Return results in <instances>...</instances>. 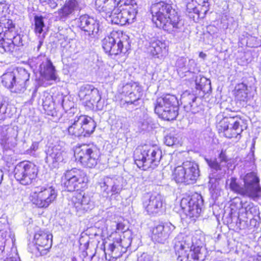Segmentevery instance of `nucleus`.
I'll return each instance as SVG.
<instances>
[{
    "label": "nucleus",
    "instance_id": "f257e3e1",
    "mask_svg": "<svg viewBox=\"0 0 261 261\" xmlns=\"http://www.w3.org/2000/svg\"><path fill=\"white\" fill-rule=\"evenodd\" d=\"M151 12L157 27L173 35L184 31V21L171 5L160 2L152 5Z\"/></svg>",
    "mask_w": 261,
    "mask_h": 261
},
{
    "label": "nucleus",
    "instance_id": "f03ea898",
    "mask_svg": "<svg viewBox=\"0 0 261 261\" xmlns=\"http://www.w3.org/2000/svg\"><path fill=\"white\" fill-rule=\"evenodd\" d=\"M109 237L110 242L104 246L106 259L109 261L120 257L132 243L131 232L123 222H118Z\"/></svg>",
    "mask_w": 261,
    "mask_h": 261
},
{
    "label": "nucleus",
    "instance_id": "7ed1b4c3",
    "mask_svg": "<svg viewBox=\"0 0 261 261\" xmlns=\"http://www.w3.org/2000/svg\"><path fill=\"white\" fill-rule=\"evenodd\" d=\"M201 243L194 242L191 235L178 234L174 240V250L178 261H203L207 254Z\"/></svg>",
    "mask_w": 261,
    "mask_h": 261
},
{
    "label": "nucleus",
    "instance_id": "20e7f679",
    "mask_svg": "<svg viewBox=\"0 0 261 261\" xmlns=\"http://www.w3.org/2000/svg\"><path fill=\"white\" fill-rule=\"evenodd\" d=\"M60 123L73 138L87 137L95 130L96 123L91 117L84 115H70L66 119L61 118Z\"/></svg>",
    "mask_w": 261,
    "mask_h": 261
},
{
    "label": "nucleus",
    "instance_id": "39448f33",
    "mask_svg": "<svg viewBox=\"0 0 261 261\" xmlns=\"http://www.w3.org/2000/svg\"><path fill=\"white\" fill-rule=\"evenodd\" d=\"M244 185L241 186L235 177H231L227 181V185L232 192L256 200L261 197V187L259 178L256 173L251 172L242 178Z\"/></svg>",
    "mask_w": 261,
    "mask_h": 261
},
{
    "label": "nucleus",
    "instance_id": "423d86ee",
    "mask_svg": "<svg viewBox=\"0 0 261 261\" xmlns=\"http://www.w3.org/2000/svg\"><path fill=\"white\" fill-rule=\"evenodd\" d=\"M1 78L5 87L12 93H21L30 84V73L27 69L19 67L9 69Z\"/></svg>",
    "mask_w": 261,
    "mask_h": 261
},
{
    "label": "nucleus",
    "instance_id": "0eeeda50",
    "mask_svg": "<svg viewBox=\"0 0 261 261\" xmlns=\"http://www.w3.org/2000/svg\"><path fill=\"white\" fill-rule=\"evenodd\" d=\"M134 158L139 168H142L144 170L153 169L160 163L162 158V151L157 146L145 145L135 150Z\"/></svg>",
    "mask_w": 261,
    "mask_h": 261
},
{
    "label": "nucleus",
    "instance_id": "6e6552de",
    "mask_svg": "<svg viewBox=\"0 0 261 261\" xmlns=\"http://www.w3.org/2000/svg\"><path fill=\"white\" fill-rule=\"evenodd\" d=\"M242 119L235 113L224 115L219 114L216 116V127L219 133L228 138H237L243 130Z\"/></svg>",
    "mask_w": 261,
    "mask_h": 261
},
{
    "label": "nucleus",
    "instance_id": "1a4fd4ad",
    "mask_svg": "<svg viewBox=\"0 0 261 261\" xmlns=\"http://www.w3.org/2000/svg\"><path fill=\"white\" fill-rule=\"evenodd\" d=\"M123 7L120 9L115 8L111 15L108 16L107 20L112 23L123 25L126 23H132L136 19L138 13V6L135 0H125L120 4Z\"/></svg>",
    "mask_w": 261,
    "mask_h": 261
},
{
    "label": "nucleus",
    "instance_id": "9d476101",
    "mask_svg": "<svg viewBox=\"0 0 261 261\" xmlns=\"http://www.w3.org/2000/svg\"><path fill=\"white\" fill-rule=\"evenodd\" d=\"M129 37L121 31H114L102 41V47L110 56L125 53L130 48Z\"/></svg>",
    "mask_w": 261,
    "mask_h": 261
},
{
    "label": "nucleus",
    "instance_id": "9b49d317",
    "mask_svg": "<svg viewBox=\"0 0 261 261\" xmlns=\"http://www.w3.org/2000/svg\"><path fill=\"white\" fill-rule=\"evenodd\" d=\"M154 105L155 113L164 120H173L178 114V101L174 95L166 94L158 97Z\"/></svg>",
    "mask_w": 261,
    "mask_h": 261
},
{
    "label": "nucleus",
    "instance_id": "f8f14e48",
    "mask_svg": "<svg viewBox=\"0 0 261 261\" xmlns=\"http://www.w3.org/2000/svg\"><path fill=\"white\" fill-rule=\"evenodd\" d=\"M74 152L76 160L84 167L94 168L99 161V149L93 143L78 145Z\"/></svg>",
    "mask_w": 261,
    "mask_h": 261
},
{
    "label": "nucleus",
    "instance_id": "ddd939ff",
    "mask_svg": "<svg viewBox=\"0 0 261 261\" xmlns=\"http://www.w3.org/2000/svg\"><path fill=\"white\" fill-rule=\"evenodd\" d=\"M62 185L69 192L82 190L87 186L88 177L82 170L72 168L67 170L62 177Z\"/></svg>",
    "mask_w": 261,
    "mask_h": 261
},
{
    "label": "nucleus",
    "instance_id": "4468645a",
    "mask_svg": "<svg viewBox=\"0 0 261 261\" xmlns=\"http://www.w3.org/2000/svg\"><path fill=\"white\" fill-rule=\"evenodd\" d=\"M57 196V192L55 188L46 185L35 188L29 198L36 207L46 208L56 199Z\"/></svg>",
    "mask_w": 261,
    "mask_h": 261
},
{
    "label": "nucleus",
    "instance_id": "2eb2a0df",
    "mask_svg": "<svg viewBox=\"0 0 261 261\" xmlns=\"http://www.w3.org/2000/svg\"><path fill=\"white\" fill-rule=\"evenodd\" d=\"M123 178L118 175L107 176L98 182L99 190L103 197L119 194L124 186Z\"/></svg>",
    "mask_w": 261,
    "mask_h": 261
},
{
    "label": "nucleus",
    "instance_id": "dca6fc26",
    "mask_svg": "<svg viewBox=\"0 0 261 261\" xmlns=\"http://www.w3.org/2000/svg\"><path fill=\"white\" fill-rule=\"evenodd\" d=\"M38 168L30 162H22L18 164L14 169V177L20 184L30 185L36 180Z\"/></svg>",
    "mask_w": 261,
    "mask_h": 261
},
{
    "label": "nucleus",
    "instance_id": "f3484780",
    "mask_svg": "<svg viewBox=\"0 0 261 261\" xmlns=\"http://www.w3.org/2000/svg\"><path fill=\"white\" fill-rule=\"evenodd\" d=\"M203 200L201 195L195 193L181 199L180 206L185 215L195 220L201 212Z\"/></svg>",
    "mask_w": 261,
    "mask_h": 261
},
{
    "label": "nucleus",
    "instance_id": "a211bd4d",
    "mask_svg": "<svg viewBox=\"0 0 261 261\" xmlns=\"http://www.w3.org/2000/svg\"><path fill=\"white\" fill-rule=\"evenodd\" d=\"M118 93L125 98L127 103L138 106L143 94L142 87L137 82H130L123 85H120Z\"/></svg>",
    "mask_w": 261,
    "mask_h": 261
},
{
    "label": "nucleus",
    "instance_id": "6ab92c4d",
    "mask_svg": "<svg viewBox=\"0 0 261 261\" xmlns=\"http://www.w3.org/2000/svg\"><path fill=\"white\" fill-rule=\"evenodd\" d=\"M230 214L233 215L236 211L238 212V220H239V224L237 223L238 227H241V221H245V219L252 216L256 213V207L251 202H245L242 203L239 199L235 198L231 202L230 206Z\"/></svg>",
    "mask_w": 261,
    "mask_h": 261
},
{
    "label": "nucleus",
    "instance_id": "aec40b11",
    "mask_svg": "<svg viewBox=\"0 0 261 261\" xmlns=\"http://www.w3.org/2000/svg\"><path fill=\"white\" fill-rule=\"evenodd\" d=\"M79 97L82 104L88 109L94 108V105L100 99V96L97 89L93 85H84L80 87Z\"/></svg>",
    "mask_w": 261,
    "mask_h": 261
},
{
    "label": "nucleus",
    "instance_id": "412c9836",
    "mask_svg": "<svg viewBox=\"0 0 261 261\" xmlns=\"http://www.w3.org/2000/svg\"><path fill=\"white\" fill-rule=\"evenodd\" d=\"M164 198L158 193L147 194L143 199V206L149 215H156L163 212Z\"/></svg>",
    "mask_w": 261,
    "mask_h": 261
},
{
    "label": "nucleus",
    "instance_id": "4be33fe9",
    "mask_svg": "<svg viewBox=\"0 0 261 261\" xmlns=\"http://www.w3.org/2000/svg\"><path fill=\"white\" fill-rule=\"evenodd\" d=\"M77 22L80 28L89 39L95 38L99 36V23L94 17L88 15H82L78 19Z\"/></svg>",
    "mask_w": 261,
    "mask_h": 261
},
{
    "label": "nucleus",
    "instance_id": "5701e85b",
    "mask_svg": "<svg viewBox=\"0 0 261 261\" xmlns=\"http://www.w3.org/2000/svg\"><path fill=\"white\" fill-rule=\"evenodd\" d=\"M23 37L21 35H12L9 33L2 34L0 37V48L4 52L15 51L18 47L24 45Z\"/></svg>",
    "mask_w": 261,
    "mask_h": 261
},
{
    "label": "nucleus",
    "instance_id": "b1692460",
    "mask_svg": "<svg viewBox=\"0 0 261 261\" xmlns=\"http://www.w3.org/2000/svg\"><path fill=\"white\" fill-rule=\"evenodd\" d=\"M62 142L50 145L45 151V162L56 167L59 163L62 162L65 157L66 152Z\"/></svg>",
    "mask_w": 261,
    "mask_h": 261
},
{
    "label": "nucleus",
    "instance_id": "393cba45",
    "mask_svg": "<svg viewBox=\"0 0 261 261\" xmlns=\"http://www.w3.org/2000/svg\"><path fill=\"white\" fill-rule=\"evenodd\" d=\"M69 205L74 208L76 214L81 216L93 208V203L88 195L76 193L69 200Z\"/></svg>",
    "mask_w": 261,
    "mask_h": 261
},
{
    "label": "nucleus",
    "instance_id": "a878e982",
    "mask_svg": "<svg viewBox=\"0 0 261 261\" xmlns=\"http://www.w3.org/2000/svg\"><path fill=\"white\" fill-rule=\"evenodd\" d=\"M175 227L170 222L161 223L154 226L152 230L153 241L164 244L169 239Z\"/></svg>",
    "mask_w": 261,
    "mask_h": 261
},
{
    "label": "nucleus",
    "instance_id": "bb28decb",
    "mask_svg": "<svg viewBox=\"0 0 261 261\" xmlns=\"http://www.w3.org/2000/svg\"><path fill=\"white\" fill-rule=\"evenodd\" d=\"M53 235L48 231L39 229L35 232L34 240L41 255L46 254L52 246Z\"/></svg>",
    "mask_w": 261,
    "mask_h": 261
},
{
    "label": "nucleus",
    "instance_id": "cd10ccee",
    "mask_svg": "<svg viewBox=\"0 0 261 261\" xmlns=\"http://www.w3.org/2000/svg\"><path fill=\"white\" fill-rule=\"evenodd\" d=\"M38 70L42 81H47L50 84L59 81L55 67L48 58H44L40 64Z\"/></svg>",
    "mask_w": 261,
    "mask_h": 261
},
{
    "label": "nucleus",
    "instance_id": "c85d7f7f",
    "mask_svg": "<svg viewBox=\"0 0 261 261\" xmlns=\"http://www.w3.org/2000/svg\"><path fill=\"white\" fill-rule=\"evenodd\" d=\"M18 133L14 129L7 126L0 127V144L5 149L14 147L17 142Z\"/></svg>",
    "mask_w": 261,
    "mask_h": 261
},
{
    "label": "nucleus",
    "instance_id": "c756f323",
    "mask_svg": "<svg viewBox=\"0 0 261 261\" xmlns=\"http://www.w3.org/2000/svg\"><path fill=\"white\" fill-rule=\"evenodd\" d=\"M83 0H66L63 6L59 9L55 13L60 20L66 19L70 15L74 13L75 11L82 9L83 5Z\"/></svg>",
    "mask_w": 261,
    "mask_h": 261
},
{
    "label": "nucleus",
    "instance_id": "7c9ffc66",
    "mask_svg": "<svg viewBox=\"0 0 261 261\" xmlns=\"http://www.w3.org/2000/svg\"><path fill=\"white\" fill-rule=\"evenodd\" d=\"M148 51L155 58H162L168 52L167 42L157 38H151L149 40Z\"/></svg>",
    "mask_w": 261,
    "mask_h": 261
},
{
    "label": "nucleus",
    "instance_id": "2f4dec72",
    "mask_svg": "<svg viewBox=\"0 0 261 261\" xmlns=\"http://www.w3.org/2000/svg\"><path fill=\"white\" fill-rule=\"evenodd\" d=\"M125 0H96L95 9L100 13H102V16L108 18V16L111 15L113 10L116 6L120 5Z\"/></svg>",
    "mask_w": 261,
    "mask_h": 261
},
{
    "label": "nucleus",
    "instance_id": "473e14b6",
    "mask_svg": "<svg viewBox=\"0 0 261 261\" xmlns=\"http://www.w3.org/2000/svg\"><path fill=\"white\" fill-rule=\"evenodd\" d=\"M208 166L216 172L219 171L221 174L226 172V165L227 158L225 153L222 150L217 159H205Z\"/></svg>",
    "mask_w": 261,
    "mask_h": 261
},
{
    "label": "nucleus",
    "instance_id": "72a5a7b5",
    "mask_svg": "<svg viewBox=\"0 0 261 261\" xmlns=\"http://www.w3.org/2000/svg\"><path fill=\"white\" fill-rule=\"evenodd\" d=\"M195 66V62L193 59L188 60L184 57L179 58L176 62L177 71L181 76H186L189 72H194Z\"/></svg>",
    "mask_w": 261,
    "mask_h": 261
},
{
    "label": "nucleus",
    "instance_id": "f704fd0d",
    "mask_svg": "<svg viewBox=\"0 0 261 261\" xmlns=\"http://www.w3.org/2000/svg\"><path fill=\"white\" fill-rule=\"evenodd\" d=\"M195 89L198 96L203 97L211 90V84L210 80L200 75L196 77L195 80Z\"/></svg>",
    "mask_w": 261,
    "mask_h": 261
},
{
    "label": "nucleus",
    "instance_id": "c9c22d12",
    "mask_svg": "<svg viewBox=\"0 0 261 261\" xmlns=\"http://www.w3.org/2000/svg\"><path fill=\"white\" fill-rule=\"evenodd\" d=\"M185 165L187 177V185L194 184L199 176V170L198 165L193 162L186 161L185 162Z\"/></svg>",
    "mask_w": 261,
    "mask_h": 261
},
{
    "label": "nucleus",
    "instance_id": "e433bc0d",
    "mask_svg": "<svg viewBox=\"0 0 261 261\" xmlns=\"http://www.w3.org/2000/svg\"><path fill=\"white\" fill-rule=\"evenodd\" d=\"M195 93H190L188 91H185L181 95V102L184 104V107L186 108L188 110L191 111L193 113H196L198 111L197 109L195 101L197 97H198L196 92L194 91Z\"/></svg>",
    "mask_w": 261,
    "mask_h": 261
},
{
    "label": "nucleus",
    "instance_id": "4c0bfd02",
    "mask_svg": "<svg viewBox=\"0 0 261 261\" xmlns=\"http://www.w3.org/2000/svg\"><path fill=\"white\" fill-rule=\"evenodd\" d=\"M239 42L242 45L249 47H258L261 46V38L253 36L247 32H243L239 39Z\"/></svg>",
    "mask_w": 261,
    "mask_h": 261
},
{
    "label": "nucleus",
    "instance_id": "58836bf2",
    "mask_svg": "<svg viewBox=\"0 0 261 261\" xmlns=\"http://www.w3.org/2000/svg\"><path fill=\"white\" fill-rule=\"evenodd\" d=\"M235 95L238 100L247 101L250 97V87L244 83L238 84L235 88Z\"/></svg>",
    "mask_w": 261,
    "mask_h": 261
},
{
    "label": "nucleus",
    "instance_id": "ea45409f",
    "mask_svg": "<svg viewBox=\"0 0 261 261\" xmlns=\"http://www.w3.org/2000/svg\"><path fill=\"white\" fill-rule=\"evenodd\" d=\"M185 162L180 166H178L174 168L172 173V178L177 183H184L187 185V173L186 171Z\"/></svg>",
    "mask_w": 261,
    "mask_h": 261
},
{
    "label": "nucleus",
    "instance_id": "a19ab883",
    "mask_svg": "<svg viewBox=\"0 0 261 261\" xmlns=\"http://www.w3.org/2000/svg\"><path fill=\"white\" fill-rule=\"evenodd\" d=\"M61 100V105L63 109L65 111V114L61 118L66 119L70 116V115H75V108H74V103L69 100V97L67 96H63L61 95L59 98Z\"/></svg>",
    "mask_w": 261,
    "mask_h": 261
},
{
    "label": "nucleus",
    "instance_id": "79ce46f5",
    "mask_svg": "<svg viewBox=\"0 0 261 261\" xmlns=\"http://www.w3.org/2000/svg\"><path fill=\"white\" fill-rule=\"evenodd\" d=\"M6 33L12 35H19L15 31V25L13 23L12 20L5 17L0 19V37Z\"/></svg>",
    "mask_w": 261,
    "mask_h": 261
},
{
    "label": "nucleus",
    "instance_id": "37998d69",
    "mask_svg": "<svg viewBox=\"0 0 261 261\" xmlns=\"http://www.w3.org/2000/svg\"><path fill=\"white\" fill-rule=\"evenodd\" d=\"M8 233V225L6 223V221L0 219V257L4 250V244Z\"/></svg>",
    "mask_w": 261,
    "mask_h": 261
},
{
    "label": "nucleus",
    "instance_id": "c03bdc74",
    "mask_svg": "<svg viewBox=\"0 0 261 261\" xmlns=\"http://www.w3.org/2000/svg\"><path fill=\"white\" fill-rule=\"evenodd\" d=\"M42 101V106L45 111H51L54 108L53 98L49 93L47 92L44 93Z\"/></svg>",
    "mask_w": 261,
    "mask_h": 261
},
{
    "label": "nucleus",
    "instance_id": "a18cd8bd",
    "mask_svg": "<svg viewBox=\"0 0 261 261\" xmlns=\"http://www.w3.org/2000/svg\"><path fill=\"white\" fill-rule=\"evenodd\" d=\"M35 21V32L36 35H40L43 31L45 24L43 20V17L42 16H35L34 17Z\"/></svg>",
    "mask_w": 261,
    "mask_h": 261
},
{
    "label": "nucleus",
    "instance_id": "49530a36",
    "mask_svg": "<svg viewBox=\"0 0 261 261\" xmlns=\"http://www.w3.org/2000/svg\"><path fill=\"white\" fill-rule=\"evenodd\" d=\"M164 142L169 146L180 144L179 137L177 134H170L167 135L165 137Z\"/></svg>",
    "mask_w": 261,
    "mask_h": 261
},
{
    "label": "nucleus",
    "instance_id": "de8ad7c7",
    "mask_svg": "<svg viewBox=\"0 0 261 261\" xmlns=\"http://www.w3.org/2000/svg\"><path fill=\"white\" fill-rule=\"evenodd\" d=\"M208 0H192V3L197 4L198 7H200L199 11L202 13H206L208 10L209 3Z\"/></svg>",
    "mask_w": 261,
    "mask_h": 261
},
{
    "label": "nucleus",
    "instance_id": "09e8293b",
    "mask_svg": "<svg viewBox=\"0 0 261 261\" xmlns=\"http://www.w3.org/2000/svg\"><path fill=\"white\" fill-rule=\"evenodd\" d=\"M251 61V54L247 51L242 54V56L240 59H238V63L239 64L244 66L248 64Z\"/></svg>",
    "mask_w": 261,
    "mask_h": 261
},
{
    "label": "nucleus",
    "instance_id": "8fccbe9b",
    "mask_svg": "<svg viewBox=\"0 0 261 261\" xmlns=\"http://www.w3.org/2000/svg\"><path fill=\"white\" fill-rule=\"evenodd\" d=\"M9 13V7L6 1L0 2V18L2 19L7 17V15Z\"/></svg>",
    "mask_w": 261,
    "mask_h": 261
},
{
    "label": "nucleus",
    "instance_id": "3c124183",
    "mask_svg": "<svg viewBox=\"0 0 261 261\" xmlns=\"http://www.w3.org/2000/svg\"><path fill=\"white\" fill-rule=\"evenodd\" d=\"M4 261H20L16 248H12L11 253L8 254Z\"/></svg>",
    "mask_w": 261,
    "mask_h": 261
},
{
    "label": "nucleus",
    "instance_id": "603ef678",
    "mask_svg": "<svg viewBox=\"0 0 261 261\" xmlns=\"http://www.w3.org/2000/svg\"><path fill=\"white\" fill-rule=\"evenodd\" d=\"M194 3H188L187 5V10L189 13L193 12L194 13H198L199 12V8L197 6H193Z\"/></svg>",
    "mask_w": 261,
    "mask_h": 261
},
{
    "label": "nucleus",
    "instance_id": "864d4df0",
    "mask_svg": "<svg viewBox=\"0 0 261 261\" xmlns=\"http://www.w3.org/2000/svg\"><path fill=\"white\" fill-rule=\"evenodd\" d=\"M149 120L148 119L144 120L143 121H140L139 123V126L142 130L148 129Z\"/></svg>",
    "mask_w": 261,
    "mask_h": 261
},
{
    "label": "nucleus",
    "instance_id": "5fc2aeb1",
    "mask_svg": "<svg viewBox=\"0 0 261 261\" xmlns=\"http://www.w3.org/2000/svg\"><path fill=\"white\" fill-rule=\"evenodd\" d=\"M48 5L51 9H55L58 4L55 0H48L45 5Z\"/></svg>",
    "mask_w": 261,
    "mask_h": 261
},
{
    "label": "nucleus",
    "instance_id": "6e6d98bb",
    "mask_svg": "<svg viewBox=\"0 0 261 261\" xmlns=\"http://www.w3.org/2000/svg\"><path fill=\"white\" fill-rule=\"evenodd\" d=\"M39 147V142H33L31 146L30 147V150L31 151H36Z\"/></svg>",
    "mask_w": 261,
    "mask_h": 261
},
{
    "label": "nucleus",
    "instance_id": "4d7b16f0",
    "mask_svg": "<svg viewBox=\"0 0 261 261\" xmlns=\"http://www.w3.org/2000/svg\"><path fill=\"white\" fill-rule=\"evenodd\" d=\"M43 38H40L39 39V42H38V44L37 45V51H39L40 47H41L42 44H43Z\"/></svg>",
    "mask_w": 261,
    "mask_h": 261
},
{
    "label": "nucleus",
    "instance_id": "13d9d810",
    "mask_svg": "<svg viewBox=\"0 0 261 261\" xmlns=\"http://www.w3.org/2000/svg\"><path fill=\"white\" fill-rule=\"evenodd\" d=\"M252 261H261V256H257L252 258Z\"/></svg>",
    "mask_w": 261,
    "mask_h": 261
},
{
    "label": "nucleus",
    "instance_id": "bf43d9fd",
    "mask_svg": "<svg viewBox=\"0 0 261 261\" xmlns=\"http://www.w3.org/2000/svg\"><path fill=\"white\" fill-rule=\"evenodd\" d=\"M199 57L201 58L204 59L206 57V54L203 52H200L199 53Z\"/></svg>",
    "mask_w": 261,
    "mask_h": 261
},
{
    "label": "nucleus",
    "instance_id": "052dcab7",
    "mask_svg": "<svg viewBox=\"0 0 261 261\" xmlns=\"http://www.w3.org/2000/svg\"><path fill=\"white\" fill-rule=\"evenodd\" d=\"M3 178V173L1 169L0 168V184L2 182Z\"/></svg>",
    "mask_w": 261,
    "mask_h": 261
},
{
    "label": "nucleus",
    "instance_id": "680f3d73",
    "mask_svg": "<svg viewBox=\"0 0 261 261\" xmlns=\"http://www.w3.org/2000/svg\"><path fill=\"white\" fill-rule=\"evenodd\" d=\"M48 0H40V2L43 4V5H45V3L48 1Z\"/></svg>",
    "mask_w": 261,
    "mask_h": 261
},
{
    "label": "nucleus",
    "instance_id": "e2e57ef3",
    "mask_svg": "<svg viewBox=\"0 0 261 261\" xmlns=\"http://www.w3.org/2000/svg\"><path fill=\"white\" fill-rule=\"evenodd\" d=\"M71 261H77V259L75 257H73L71 258Z\"/></svg>",
    "mask_w": 261,
    "mask_h": 261
}]
</instances>
